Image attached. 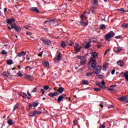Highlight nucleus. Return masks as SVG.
Returning a JSON list of instances; mask_svg holds the SVG:
<instances>
[{"label":"nucleus","mask_w":128,"mask_h":128,"mask_svg":"<svg viewBox=\"0 0 128 128\" xmlns=\"http://www.w3.org/2000/svg\"><path fill=\"white\" fill-rule=\"evenodd\" d=\"M12 64V60H7V64H9L10 66V64Z\"/></svg>","instance_id":"obj_33"},{"label":"nucleus","mask_w":128,"mask_h":128,"mask_svg":"<svg viewBox=\"0 0 128 128\" xmlns=\"http://www.w3.org/2000/svg\"><path fill=\"white\" fill-rule=\"evenodd\" d=\"M118 100H121L122 102H128V98L127 96H122L118 98Z\"/></svg>","instance_id":"obj_9"},{"label":"nucleus","mask_w":128,"mask_h":128,"mask_svg":"<svg viewBox=\"0 0 128 128\" xmlns=\"http://www.w3.org/2000/svg\"><path fill=\"white\" fill-rule=\"evenodd\" d=\"M2 76L4 78H8V76H10V73L6 72H4L2 74Z\"/></svg>","instance_id":"obj_13"},{"label":"nucleus","mask_w":128,"mask_h":128,"mask_svg":"<svg viewBox=\"0 0 128 128\" xmlns=\"http://www.w3.org/2000/svg\"><path fill=\"white\" fill-rule=\"evenodd\" d=\"M26 60H30V56H26Z\"/></svg>","instance_id":"obj_61"},{"label":"nucleus","mask_w":128,"mask_h":128,"mask_svg":"<svg viewBox=\"0 0 128 128\" xmlns=\"http://www.w3.org/2000/svg\"><path fill=\"white\" fill-rule=\"evenodd\" d=\"M66 96V94H62V95L59 96V97L58 98V100L59 104L62 102V99L64 98Z\"/></svg>","instance_id":"obj_10"},{"label":"nucleus","mask_w":128,"mask_h":128,"mask_svg":"<svg viewBox=\"0 0 128 128\" xmlns=\"http://www.w3.org/2000/svg\"><path fill=\"white\" fill-rule=\"evenodd\" d=\"M49 22H51V24H54V22H56V20H50Z\"/></svg>","instance_id":"obj_44"},{"label":"nucleus","mask_w":128,"mask_h":128,"mask_svg":"<svg viewBox=\"0 0 128 128\" xmlns=\"http://www.w3.org/2000/svg\"><path fill=\"white\" fill-rule=\"evenodd\" d=\"M62 60V53L59 52L58 54V56H57V58H54V62H58V60Z\"/></svg>","instance_id":"obj_6"},{"label":"nucleus","mask_w":128,"mask_h":128,"mask_svg":"<svg viewBox=\"0 0 128 128\" xmlns=\"http://www.w3.org/2000/svg\"><path fill=\"white\" fill-rule=\"evenodd\" d=\"M6 22L8 24L11 25L12 24V22H16V20L14 18L8 19Z\"/></svg>","instance_id":"obj_12"},{"label":"nucleus","mask_w":128,"mask_h":128,"mask_svg":"<svg viewBox=\"0 0 128 128\" xmlns=\"http://www.w3.org/2000/svg\"><path fill=\"white\" fill-rule=\"evenodd\" d=\"M80 62L81 66H84V64H86V59L85 57L82 56Z\"/></svg>","instance_id":"obj_7"},{"label":"nucleus","mask_w":128,"mask_h":128,"mask_svg":"<svg viewBox=\"0 0 128 128\" xmlns=\"http://www.w3.org/2000/svg\"><path fill=\"white\" fill-rule=\"evenodd\" d=\"M98 0H94L93 6H98Z\"/></svg>","instance_id":"obj_34"},{"label":"nucleus","mask_w":128,"mask_h":128,"mask_svg":"<svg viewBox=\"0 0 128 128\" xmlns=\"http://www.w3.org/2000/svg\"><path fill=\"white\" fill-rule=\"evenodd\" d=\"M20 96H22L23 98H26V96H28V95L26 94L24 92H20Z\"/></svg>","instance_id":"obj_22"},{"label":"nucleus","mask_w":128,"mask_h":128,"mask_svg":"<svg viewBox=\"0 0 128 128\" xmlns=\"http://www.w3.org/2000/svg\"><path fill=\"white\" fill-rule=\"evenodd\" d=\"M94 90L95 92H98L100 90V88H94Z\"/></svg>","instance_id":"obj_45"},{"label":"nucleus","mask_w":128,"mask_h":128,"mask_svg":"<svg viewBox=\"0 0 128 128\" xmlns=\"http://www.w3.org/2000/svg\"><path fill=\"white\" fill-rule=\"evenodd\" d=\"M107 68L108 67L106 66L105 65H104L103 66V70H106Z\"/></svg>","instance_id":"obj_48"},{"label":"nucleus","mask_w":128,"mask_h":128,"mask_svg":"<svg viewBox=\"0 0 128 128\" xmlns=\"http://www.w3.org/2000/svg\"><path fill=\"white\" fill-rule=\"evenodd\" d=\"M41 92H42V94H44V92H46V90L44 89H41Z\"/></svg>","instance_id":"obj_51"},{"label":"nucleus","mask_w":128,"mask_h":128,"mask_svg":"<svg viewBox=\"0 0 128 128\" xmlns=\"http://www.w3.org/2000/svg\"><path fill=\"white\" fill-rule=\"evenodd\" d=\"M108 90L110 92H114V88H108Z\"/></svg>","instance_id":"obj_53"},{"label":"nucleus","mask_w":128,"mask_h":128,"mask_svg":"<svg viewBox=\"0 0 128 128\" xmlns=\"http://www.w3.org/2000/svg\"><path fill=\"white\" fill-rule=\"evenodd\" d=\"M38 86H37L35 88H34L33 89V90L32 91V92H36V90H38Z\"/></svg>","instance_id":"obj_38"},{"label":"nucleus","mask_w":128,"mask_h":128,"mask_svg":"<svg viewBox=\"0 0 128 128\" xmlns=\"http://www.w3.org/2000/svg\"><path fill=\"white\" fill-rule=\"evenodd\" d=\"M100 128H106V126L103 125V126H100Z\"/></svg>","instance_id":"obj_63"},{"label":"nucleus","mask_w":128,"mask_h":128,"mask_svg":"<svg viewBox=\"0 0 128 128\" xmlns=\"http://www.w3.org/2000/svg\"><path fill=\"white\" fill-rule=\"evenodd\" d=\"M44 90H48V88H50V86H44Z\"/></svg>","instance_id":"obj_40"},{"label":"nucleus","mask_w":128,"mask_h":128,"mask_svg":"<svg viewBox=\"0 0 128 128\" xmlns=\"http://www.w3.org/2000/svg\"><path fill=\"white\" fill-rule=\"evenodd\" d=\"M121 76H122L123 77L125 78V80L128 82V72H122L120 74Z\"/></svg>","instance_id":"obj_8"},{"label":"nucleus","mask_w":128,"mask_h":128,"mask_svg":"<svg viewBox=\"0 0 128 128\" xmlns=\"http://www.w3.org/2000/svg\"><path fill=\"white\" fill-rule=\"evenodd\" d=\"M26 68H30V70H32V68L30 67V66H27L26 68Z\"/></svg>","instance_id":"obj_55"},{"label":"nucleus","mask_w":128,"mask_h":128,"mask_svg":"<svg viewBox=\"0 0 128 128\" xmlns=\"http://www.w3.org/2000/svg\"><path fill=\"white\" fill-rule=\"evenodd\" d=\"M26 78H28L30 80H32V76L30 75L25 76Z\"/></svg>","instance_id":"obj_25"},{"label":"nucleus","mask_w":128,"mask_h":128,"mask_svg":"<svg viewBox=\"0 0 128 128\" xmlns=\"http://www.w3.org/2000/svg\"><path fill=\"white\" fill-rule=\"evenodd\" d=\"M117 64L118 66H124V62H122V60L118 61Z\"/></svg>","instance_id":"obj_20"},{"label":"nucleus","mask_w":128,"mask_h":128,"mask_svg":"<svg viewBox=\"0 0 128 128\" xmlns=\"http://www.w3.org/2000/svg\"><path fill=\"white\" fill-rule=\"evenodd\" d=\"M96 84L99 88H106V86H102V84L100 82H96Z\"/></svg>","instance_id":"obj_19"},{"label":"nucleus","mask_w":128,"mask_h":128,"mask_svg":"<svg viewBox=\"0 0 128 128\" xmlns=\"http://www.w3.org/2000/svg\"><path fill=\"white\" fill-rule=\"evenodd\" d=\"M73 123L74 126H76V124H78V120H74Z\"/></svg>","instance_id":"obj_47"},{"label":"nucleus","mask_w":128,"mask_h":128,"mask_svg":"<svg viewBox=\"0 0 128 128\" xmlns=\"http://www.w3.org/2000/svg\"><path fill=\"white\" fill-rule=\"evenodd\" d=\"M100 30H106V25L102 24L100 26Z\"/></svg>","instance_id":"obj_28"},{"label":"nucleus","mask_w":128,"mask_h":128,"mask_svg":"<svg viewBox=\"0 0 128 128\" xmlns=\"http://www.w3.org/2000/svg\"><path fill=\"white\" fill-rule=\"evenodd\" d=\"M82 82L83 84H86V85H88L89 84V82H88V80H82Z\"/></svg>","instance_id":"obj_29"},{"label":"nucleus","mask_w":128,"mask_h":128,"mask_svg":"<svg viewBox=\"0 0 128 128\" xmlns=\"http://www.w3.org/2000/svg\"><path fill=\"white\" fill-rule=\"evenodd\" d=\"M18 76H20V78H22V72H20V71H19L18 73Z\"/></svg>","instance_id":"obj_42"},{"label":"nucleus","mask_w":128,"mask_h":128,"mask_svg":"<svg viewBox=\"0 0 128 128\" xmlns=\"http://www.w3.org/2000/svg\"><path fill=\"white\" fill-rule=\"evenodd\" d=\"M42 114V112L36 110L34 112H30L29 114V116H36V114Z\"/></svg>","instance_id":"obj_5"},{"label":"nucleus","mask_w":128,"mask_h":128,"mask_svg":"<svg viewBox=\"0 0 128 128\" xmlns=\"http://www.w3.org/2000/svg\"><path fill=\"white\" fill-rule=\"evenodd\" d=\"M98 76L100 78H102V79L104 78V76H102V75L98 74Z\"/></svg>","instance_id":"obj_49"},{"label":"nucleus","mask_w":128,"mask_h":128,"mask_svg":"<svg viewBox=\"0 0 128 128\" xmlns=\"http://www.w3.org/2000/svg\"><path fill=\"white\" fill-rule=\"evenodd\" d=\"M114 36H115L114 32L112 31H110L106 35L105 39L106 40H108L110 38H114Z\"/></svg>","instance_id":"obj_3"},{"label":"nucleus","mask_w":128,"mask_h":128,"mask_svg":"<svg viewBox=\"0 0 128 128\" xmlns=\"http://www.w3.org/2000/svg\"><path fill=\"white\" fill-rule=\"evenodd\" d=\"M31 12H37V14H38L40 12V10L38 9H37L36 7H33L30 8Z\"/></svg>","instance_id":"obj_18"},{"label":"nucleus","mask_w":128,"mask_h":128,"mask_svg":"<svg viewBox=\"0 0 128 128\" xmlns=\"http://www.w3.org/2000/svg\"><path fill=\"white\" fill-rule=\"evenodd\" d=\"M90 46V43L88 42L87 43L85 46V48H89Z\"/></svg>","instance_id":"obj_32"},{"label":"nucleus","mask_w":128,"mask_h":128,"mask_svg":"<svg viewBox=\"0 0 128 128\" xmlns=\"http://www.w3.org/2000/svg\"><path fill=\"white\" fill-rule=\"evenodd\" d=\"M66 42L68 44V46H72V44H74V42H72V41L71 40L66 41Z\"/></svg>","instance_id":"obj_27"},{"label":"nucleus","mask_w":128,"mask_h":128,"mask_svg":"<svg viewBox=\"0 0 128 128\" xmlns=\"http://www.w3.org/2000/svg\"><path fill=\"white\" fill-rule=\"evenodd\" d=\"M41 40L43 44L46 46H50V44H52V41L48 39L42 38L41 39Z\"/></svg>","instance_id":"obj_4"},{"label":"nucleus","mask_w":128,"mask_h":128,"mask_svg":"<svg viewBox=\"0 0 128 128\" xmlns=\"http://www.w3.org/2000/svg\"><path fill=\"white\" fill-rule=\"evenodd\" d=\"M77 58H80L82 60V56H76Z\"/></svg>","instance_id":"obj_62"},{"label":"nucleus","mask_w":128,"mask_h":128,"mask_svg":"<svg viewBox=\"0 0 128 128\" xmlns=\"http://www.w3.org/2000/svg\"><path fill=\"white\" fill-rule=\"evenodd\" d=\"M59 94L58 92H50V93L48 96H51L52 98H54V96H58V94Z\"/></svg>","instance_id":"obj_14"},{"label":"nucleus","mask_w":128,"mask_h":128,"mask_svg":"<svg viewBox=\"0 0 128 128\" xmlns=\"http://www.w3.org/2000/svg\"><path fill=\"white\" fill-rule=\"evenodd\" d=\"M26 52H21L18 54V58H22V56H26Z\"/></svg>","instance_id":"obj_15"},{"label":"nucleus","mask_w":128,"mask_h":128,"mask_svg":"<svg viewBox=\"0 0 128 128\" xmlns=\"http://www.w3.org/2000/svg\"><path fill=\"white\" fill-rule=\"evenodd\" d=\"M110 49L107 50L105 52H104V55L106 56V54H108V52H110Z\"/></svg>","instance_id":"obj_50"},{"label":"nucleus","mask_w":128,"mask_h":128,"mask_svg":"<svg viewBox=\"0 0 128 128\" xmlns=\"http://www.w3.org/2000/svg\"><path fill=\"white\" fill-rule=\"evenodd\" d=\"M43 66H46V68H48L50 66V64L48 62H44Z\"/></svg>","instance_id":"obj_23"},{"label":"nucleus","mask_w":128,"mask_h":128,"mask_svg":"<svg viewBox=\"0 0 128 128\" xmlns=\"http://www.w3.org/2000/svg\"><path fill=\"white\" fill-rule=\"evenodd\" d=\"M53 78H55V80H58V75L56 74H53Z\"/></svg>","instance_id":"obj_43"},{"label":"nucleus","mask_w":128,"mask_h":128,"mask_svg":"<svg viewBox=\"0 0 128 128\" xmlns=\"http://www.w3.org/2000/svg\"><path fill=\"white\" fill-rule=\"evenodd\" d=\"M18 108V104H16L14 106V109H13V112H14V110H16V108Z\"/></svg>","instance_id":"obj_37"},{"label":"nucleus","mask_w":128,"mask_h":128,"mask_svg":"<svg viewBox=\"0 0 128 128\" xmlns=\"http://www.w3.org/2000/svg\"><path fill=\"white\" fill-rule=\"evenodd\" d=\"M92 57L90 58V60L89 61L88 64H90V62H96V58H98V54L96 52H94L92 54Z\"/></svg>","instance_id":"obj_2"},{"label":"nucleus","mask_w":128,"mask_h":128,"mask_svg":"<svg viewBox=\"0 0 128 128\" xmlns=\"http://www.w3.org/2000/svg\"><path fill=\"white\" fill-rule=\"evenodd\" d=\"M116 85L114 84V85H112L111 86H110V88H116Z\"/></svg>","instance_id":"obj_58"},{"label":"nucleus","mask_w":128,"mask_h":128,"mask_svg":"<svg viewBox=\"0 0 128 128\" xmlns=\"http://www.w3.org/2000/svg\"><path fill=\"white\" fill-rule=\"evenodd\" d=\"M8 124L9 126H12V124H14V122H12V120L9 119L8 121Z\"/></svg>","instance_id":"obj_26"},{"label":"nucleus","mask_w":128,"mask_h":128,"mask_svg":"<svg viewBox=\"0 0 128 128\" xmlns=\"http://www.w3.org/2000/svg\"><path fill=\"white\" fill-rule=\"evenodd\" d=\"M99 106L102 108H104V104H102V103H100Z\"/></svg>","instance_id":"obj_60"},{"label":"nucleus","mask_w":128,"mask_h":128,"mask_svg":"<svg viewBox=\"0 0 128 128\" xmlns=\"http://www.w3.org/2000/svg\"><path fill=\"white\" fill-rule=\"evenodd\" d=\"M80 24L81 26H83L88 25V24H86V22H84V19H82L81 20V22H80Z\"/></svg>","instance_id":"obj_21"},{"label":"nucleus","mask_w":128,"mask_h":128,"mask_svg":"<svg viewBox=\"0 0 128 128\" xmlns=\"http://www.w3.org/2000/svg\"><path fill=\"white\" fill-rule=\"evenodd\" d=\"M80 46V45L78 43L76 44V46L74 48V50L76 52H78L80 50V49L82 48V46L78 48Z\"/></svg>","instance_id":"obj_11"},{"label":"nucleus","mask_w":128,"mask_h":128,"mask_svg":"<svg viewBox=\"0 0 128 128\" xmlns=\"http://www.w3.org/2000/svg\"><path fill=\"white\" fill-rule=\"evenodd\" d=\"M97 47L98 48H102V45H98Z\"/></svg>","instance_id":"obj_64"},{"label":"nucleus","mask_w":128,"mask_h":128,"mask_svg":"<svg viewBox=\"0 0 128 128\" xmlns=\"http://www.w3.org/2000/svg\"><path fill=\"white\" fill-rule=\"evenodd\" d=\"M93 74H94V72H87L86 76H91Z\"/></svg>","instance_id":"obj_30"},{"label":"nucleus","mask_w":128,"mask_h":128,"mask_svg":"<svg viewBox=\"0 0 128 128\" xmlns=\"http://www.w3.org/2000/svg\"><path fill=\"white\" fill-rule=\"evenodd\" d=\"M114 72H116V70H112V74H114Z\"/></svg>","instance_id":"obj_54"},{"label":"nucleus","mask_w":128,"mask_h":128,"mask_svg":"<svg viewBox=\"0 0 128 128\" xmlns=\"http://www.w3.org/2000/svg\"><path fill=\"white\" fill-rule=\"evenodd\" d=\"M81 18H82V20H86V16H84V14H82L81 15Z\"/></svg>","instance_id":"obj_46"},{"label":"nucleus","mask_w":128,"mask_h":128,"mask_svg":"<svg viewBox=\"0 0 128 128\" xmlns=\"http://www.w3.org/2000/svg\"><path fill=\"white\" fill-rule=\"evenodd\" d=\"M121 38H122V36H116V38H118V39Z\"/></svg>","instance_id":"obj_57"},{"label":"nucleus","mask_w":128,"mask_h":128,"mask_svg":"<svg viewBox=\"0 0 128 128\" xmlns=\"http://www.w3.org/2000/svg\"><path fill=\"white\" fill-rule=\"evenodd\" d=\"M18 25H16V24H12L10 25V26H8V28H9V30H12V28H14V30H16V28Z\"/></svg>","instance_id":"obj_17"},{"label":"nucleus","mask_w":128,"mask_h":128,"mask_svg":"<svg viewBox=\"0 0 128 128\" xmlns=\"http://www.w3.org/2000/svg\"><path fill=\"white\" fill-rule=\"evenodd\" d=\"M33 104V106H34V108H36L38 106V103L36 102H34Z\"/></svg>","instance_id":"obj_36"},{"label":"nucleus","mask_w":128,"mask_h":128,"mask_svg":"<svg viewBox=\"0 0 128 128\" xmlns=\"http://www.w3.org/2000/svg\"><path fill=\"white\" fill-rule=\"evenodd\" d=\"M92 67L94 73L96 74H98L102 72V66L98 65L96 61H94V62H90V63H88V70H92V68H90Z\"/></svg>","instance_id":"obj_1"},{"label":"nucleus","mask_w":128,"mask_h":128,"mask_svg":"<svg viewBox=\"0 0 128 128\" xmlns=\"http://www.w3.org/2000/svg\"><path fill=\"white\" fill-rule=\"evenodd\" d=\"M6 12H8V8H4V14H6Z\"/></svg>","instance_id":"obj_59"},{"label":"nucleus","mask_w":128,"mask_h":128,"mask_svg":"<svg viewBox=\"0 0 128 128\" xmlns=\"http://www.w3.org/2000/svg\"><path fill=\"white\" fill-rule=\"evenodd\" d=\"M122 48L116 47L114 50V52L116 54H120V52H122Z\"/></svg>","instance_id":"obj_16"},{"label":"nucleus","mask_w":128,"mask_h":128,"mask_svg":"<svg viewBox=\"0 0 128 128\" xmlns=\"http://www.w3.org/2000/svg\"><path fill=\"white\" fill-rule=\"evenodd\" d=\"M44 24H47L48 26H50L51 22H50V20H47L44 22Z\"/></svg>","instance_id":"obj_41"},{"label":"nucleus","mask_w":128,"mask_h":128,"mask_svg":"<svg viewBox=\"0 0 128 128\" xmlns=\"http://www.w3.org/2000/svg\"><path fill=\"white\" fill-rule=\"evenodd\" d=\"M114 108V106L111 105L110 107H108V108Z\"/></svg>","instance_id":"obj_56"},{"label":"nucleus","mask_w":128,"mask_h":128,"mask_svg":"<svg viewBox=\"0 0 128 128\" xmlns=\"http://www.w3.org/2000/svg\"><path fill=\"white\" fill-rule=\"evenodd\" d=\"M66 42H64V41H63L61 43V46L62 48H64L66 46Z\"/></svg>","instance_id":"obj_31"},{"label":"nucleus","mask_w":128,"mask_h":128,"mask_svg":"<svg viewBox=\"0 0 128 128\" xmlns=\"http://www.w3.org/2000/svg\"><path fill=\"white\" fill-rule=\"evenodd\" d=\"M64 88H62V87H60L58 88V90H57V92H58L60 94H62V92H64Z\"/></svg>","instance_id":"obj_24"},{"label":"nucleus","mask_w":128,"mask_h":128,"mask_svg":"<svg viewBox=\"0 0 128 128\" xmlns=\"http://www.w3.org/2000/svg\"><path fill=\"white\" fill-rule=\"evenodd\" d=\"M102 86H104L106 84V82H104V80H102L101 82Z\"/></svg>","instance_id":"obj_52"},{"label":"nucleus","mask_w":128,"mask_h":128,"mask_svg":"<svg viewBox=\"0 0 128 128\" xmlns=\"http://www.w3.org/2000/svg\"><path fill=\"white\" fill-rule=\"evenodd\" d=\"M15 30L16 32H20V28L18 26H17L15 28Z\"/></svg>","instance_id":"obj_35"},{"label":"nucleus","mask_w":128,"mask_h":128,"mask_svg":"<svg viewBox=\"0 0 128 128\" xmlns=\"http://www.w3.org/2000/svg\"><path fill=\"white\" fill-rule=\"evenodd\" d=\"M0 54H8V52L6 51L5 50H2V52H0Z\"/></svg>","instance_id":"obj_39"}]
</instances>
